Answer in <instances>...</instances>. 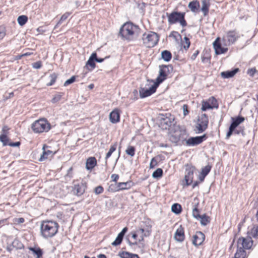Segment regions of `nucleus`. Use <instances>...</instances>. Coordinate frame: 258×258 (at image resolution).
<instances>
[{"label": "nucleus", "mask_w": 258, "mask_h": 258, "mask_svg": "<svg viewBox=\"0 0 258 258\" xmlns=\"http://www.w3.org/2000/svg\"><path fill=\"white\" fill-rule=\"evenodd\" d=\"M127 230L128 228L127 227L123 228L121 231L118 234L115 240L112 242L111 244L113 246H117L120 245L122 242L123 237L125 233L127 232Z\"/></svg>", "instance_id": "nucleus-16"}, {"label": "nucleus", "mask_w": 258, "mask_h": 258, "mask_svg": "<svg viewBox=\"0 0 258 258\" xmlns=\"http://www.w3.org/2000/svg\"><path fill=\"white\" fill-rule=\"evenodd\" d=\"M49 78L50 79V81L49 83L46 84L47 86H51L55 83L57 78V75L56 73H53V74L50 75Z\"/></svg>", "instance_id": "nucleus-37"}, {"label": "nucleus", "mask_w": 258, "mask_h": 258, "mask_svg": "<svg viewBox=\"0 0 258 258\" xmlns=\"http://www.w3.org/2000/svg\"><path fill=\"white\" fill-rule=\"evenodd\" d=\"M211 168L212 166L211 165H207V166H206L205 167L202 169V171L201 173L204 175L205 176H207L211 171Z\"/></svg>", "instance_id": "nucleus-43"}, {"label": "nucleus", "mask_w": 258, "mask_h": 258, "mask_svg": "<svg viewBox=\"0 0 258 258\" xmlns=\"http://www.w3.org/2000/svg\"><path fill=\"white\" fill-rule=\"evenodd\" d=\"M142 40L144 45L148 48L155 46L159 40V36L155 32L150 31L148 33H145L142 36Z\"/></svg>", "instance_id": "nucleus-6"}, {"label": "nucleus", "mask_w": 258, "mask_h": 258, "mask_svg": "<svg viewBox=\"0 0 258 258\" xmlns=\"http://www.w3.org/2000/svg\"><path fill=\"white\" fill-rule=\"evenodd\" d=\"M42 67V63L40 61H36L33 63V67L35 69H38Z\"/></svg>", "instance_id": "nucleus-60"}, {"label": "nucleus", "mask_w": 258, "mask_h": 258, "mask_svg": "<svg viewBox=\"0 0 258 258\" xmlns=\"http://www.w3.org/2000/svg\"><path fill=\"white\" fill-rule=\"evenodd\" d=\"M246 253L244 248L237 244V249L235 254V258H245Z\"/></svg>", "instance_id": "nucleus-26"}, {"label": "nucleus", "mask_w": 258, "mask_h": 258, "mask_svg": "<svg viewBox=\"0 0 258 258\" xmlns=\"http://www.w3.org/2000/svg\"><path fill=\"white\" fill-rule=\"evenodd\" d=\"M213 45L215 51L216 50V49L219 48V47L221 46V44L220 42V38H217L216 40L214 42Z\"/></svg>", "instance_id": "nucleus-49"}, {"label": "nucleus", "mask_w": 258, "mask_h": 258, "mask_svg": "<svg viewBox=\"0 0 258 258\" xmlns=\"http://www.w3.org/2000/svg\"><path fill=\"white\" fill-rule=\"evenodd\" d=\"M135 148L134 146H129L125 150V153L127 155L133 157L135 154Z\"/></svg>", "instance_id": "nucleus-38"}, {"label": "nucleus", "mask_w": 258, "mask_h": 258, "mask_svg": "<svg viewBox=\"0 0 258 258\" xmlns=\"http://www.w3.org/2000/svg\"><path fill=\"white\" fill-rule=\"evenodd\" d=\"M31 128L35 133L47 132L51 128V125L45 118H40L31 124Z\"/></svg>", "instance_id": "nucleus-5"}, {"label": "nucleus", "mask_w": 258, "mask_h": 258, "mask_svg": "<svg viewBox=\"0 0 258 258\" xmlns=\"http://www.w3.org/2000/svg\"><path fill=\"white\" fill-rule=\"evenodd\" d=\"M184 39L185 40V43L186 45L183 46V48L185 49H187L189 48L190 44L189 39L187 37H184Z\"/></svg>", "instance_id": "nucleus-58"}, {"label": "nucleus", "mask_w": 258, "mask_h": 258, "mask_svg": "<svg viewBox=\"0 0 258 258\" xmlns=\"http://www.w3.org/2000/svg\"><path fill=\"white\" fill-rule=\"evenodd\" d=\"M18 24L22 26L24 25L28 21V17L25 15H21L18 17L17 19Z\"/></svg>", "instance_id": "nucleus-35"}, {"label": "nucleus", "mask_w": 258, "mask_h": 258, "mask_svg": "<svg viewBox=\"0 0 258 258\" xmlns=\"http://www.w3.org/2000/svg\"><path fill=\"white\" fill-rule=\"evenodd\" d=\"M213 106L207 101H203L202 103V111H206L207 109H213Z\"/></svg>", "instance_id": "nucleus-40"}, {"label": "nucleus", "mask_w": 258, "mask_h": 258, "mask_svg": "<svg viewBox=\"0 0 258 258\" xmlns=\"http://www.w3.org/2000/svg\"><path fill=\"white\" fill-rule=\"evenodd\" d=\"M28 249L32 251L34 255H36V258H42L43 254V250L38 246L29 247Z\"/></svg>", "instance_id": "nucleus-19"}, {"label": "nucleus", "mask_w": 258, "mask_h": 258, "mask_svg": "<svg viewBox=\"0 0 258 258\" xmlns=\"http://www.w3.org/2000/svg\"><path fill=\"white\" fill-rule=\"evenodd\" d=\"M210 6V0H203L202 1L201 11L204 16H206L208 14Z\"/></svg>", "instance_id": "nucleus-24"}, {"label": "nucleus", "mask_w": 258, "mask_h": 258, "mask_svg": "<svg viewBox=\"0 0 258 258\" xmlns=\"http://www.w3.org/2000/svg\"><path fill=\"white\" fill-rule=\"evenodd\" d=\"M76 80V76H73L69 79L67 80L63 84L64 86H67L74 83Z\"/></svg>", "instance_id": "nucleus-50"}, {"label": "nucleus", "mask_w": 258, "mask_h": 258, "mask_svg": "<svg viewBox=\"0 0 258 258\" xmlns=\"http://www.w3.org/2000/svg\"><path fill=\"white\" fill-rule=\"evenodd\" d=\"M103 188L102 186H98L96 187L94 189V192L96 195H99L103 192Z\"/></svg>", "instance_id": "nucleus-54"}, {"label": "nucleus", "mask_w": 258, "mask_h": 258, "mask_svg": "<svg viewBox=\"0 0 258 258\" xmlns=\"http://www.w3.org/2000/svg\"><path fill=\"white\" fill-rule=\"evenodd\" d=\"M9 130V128L7 126L5 125L3 126L2 128V132L3 134H7V132Z\"/></svg>", "instance_id": "nucleus-64"}, {"label": "nucleus", "mask_w": 258, "mask_h": 258, "mask_svg": "<svg viewBox=\"0 0 258 258\" xmlns=\"http://www.w3.org/2000/svg\"><path fill=\"white\" fill-rule=\"evenodd\" d=\"M239 37L240 35L236 30H230L226 33V38L229 44H233Z\"/></svg>", "instance_id": "nucleus-14"}, {"label": "nucleus", "mask_w": 258, "mask_h": 258, "mask_svg": "<svg viewBox=\"0 0 258 258\" xmlns=\"http://www.w3.org/2000/svg\"><path fill=\"white\" fill-rule=\"evenodd\" d=\"M71 15V13L70 12H66L64 14H63L61 17H60V20H59V21L57 22V24L56 25V27L57 26L61 24L62 23V22L64 21L69 16Z\"/></svg>", "instance_id": "nucleus-41"}, {"label": "nucleus", "mask_w": 258, "mask_h": 258, "mask_svg": "<svg viewBox=\"0 0 258 258\" xmlns=\"http://www.w3.org/2000/svg\"><path fill=\"white\" fill-rule=\"evenodd\" d=\"M207 139L206 134H204L201 136H197L195 137H190L188 139H186L185 144L187 146H195L201 144L203 141Z\"/></svg>", "instance_id": "nucleus-10"}, {"label": "nucleus", "mask_w": 258, "mask_h": 258, "mask_svg": "<svg viewBox=\"0 0 258 258\" xmlns=\"http://www.w3.org/2000/svg\"><path fill=\"white\" fill-rule=\"evenodd\" d=\"M157 165V162L156 160L155 159V158H153L150 162V168H153Z\"/></svg>", "instance_id": "nucleus-59"}, {"label": "nucleus", "mask_w": 258, "mask_h": 258, "mask_svg": "<svg viewBox=\"0 0 258 258\" xmlns=\"http://www.w3.org/2000/svg\"><path fill=\"white\" fill-rule=\"evenodd\" d=\"M235 128H234L233 127L230 125L229 127V130L227 132L226 136V139H228L230 136L232 135V134L234 133Z\"/></svg>", "instance_id": "nucleus-52"}, {"label": "nucleus", "mask_w": 258, "mask_h": 258, "mask_svg": "<svg viewBox=\"0 0 258 258\" xmlns=\"http://www.w3.org/2000/svg\"><path fill=\"white\" fill-rule=\"evenodd\" d=\"M228 51L227 48H225L221 46L219 48L216 49L215 53L216 54L219 55L226 53Z\"/></svg>", "instance_id": "nucleus-47"}, {"label": "nucleus", "mask_w": 258, "mask_h": 258, "mask_svg": "<svg viewBox=\"0 0 258 258\" xmlns=\"http://www.w3.org/2000/svg\"><path fill=\"white\" fill-rule=\"evenodd\" d=\"M163 175V170L161 168H157L152 173V177L154 178H159Z\"/></svg>", "instance_id": "nucleus-36"}, {"label": "nucleus", "mask_w": 258, "mask_h": 258, "mask_svg": "<svg viewBox=\"0 0 258 258\" xmlns=\"http://www.w3.org/2000/svg\"><path fill=\"white\" fill-rule=\"evenodd\" d=\"M112 181L116 182L117 180L119 179V175L116 174H113L111 176Z\"/></svg>", "instance_id": "nucleus-61"}, {"label": "nucleus", "mask_w": 258, "mask_h": 258, "mask_svg": "<svg viewBox=\"0 0 258 258\" xmlns=\"http://www.w3.org/2000/svg\"><path fill=\"white\" fill-rule=\"evenodd\" d=\"M9 139L6 134H2L0 135V141L3 143L4 146L8 145Z\"/></svg>", "instance_id": "nucleus-39"}, {"label": "nucleus", "mask_w": 258, "mask_h": 258, "mask_svg": "<svg viewBox=\"0 0 258 258\" xmlns=\"http://www.w3.org/2000/svg\"><path fill=\"white\" fill-rule=\"evenodd\" d=\"M199 53V51L198 50H197L191 56L190 59L192 60H195L196 58L197 57V55Z\"/></svg>", "instance_id": "nucleus-63"}, {"label": "nucleus", "mask_w": 258, "mask_h": 258, "mask_svg": "<svg viewBox=\"0 0 258 258\" xmlns=\"http://www.w3.org/2000/svg\"><path fill=\"white\" fill-rule=\"evenodd\" d=\"M209 101L211 102V105L212 106H213V108H217L218 107V105L217 104V100L214 98V97H212L210 99Z\"/></svg>", "instance_id": "nucleus-53"}, {"label": "nucleus", "mask_w": 258, "mask_h": 258, "mask_svg": "<svg viewBox=\"0 0 258 258\" xmlns=\"http://www.w3.org/2000/svg\"><path fill=\"white\" fill-rule=\"evenodd\" d=\"M237 244L244 249H249L253 244V241L251 237H240L237 240Z\"/></svg>", "instance_id": "nucleus-13"}, {"label": "nucleus", "mask_w": 258, "mask_h": 258, "mask_svg": "<svg viewBox=\"0 0 258 258\" xmlns=\"http://www.w3.org/2000/svg\"><path fill=\"white\" fill-rule=\"evenodd\" d=\"M175 239L179 242H182L184 239V232L183 228L180 225L176 230L174 234Z\"/></svg>", "instance_id": "nucleus-18"}, {"label": "nucleus", "mask_w": 258, "mask_h": 258, "mask_svg": "<svg viewBox=\"0 0 258 258\" xmlns=\"http://www.w3.org/2000/svg\"><path fill=\"white\" fill-rule=\"evenodd\" d=\"M116 146H117L116 143L111 146V147L109 150V151L107 153V154L106 155V157L105 158V160H106V161H105L106 164H107V159L109 158L111 156L112 153L116 150Z\"/></svg>", "instance_id": "nucleus-33"}, {"label": "nucleus", "mask_w": 258, "mask_h": 258, "mask_svg": "<svg viewBox=\"0 0 258 258\" xmlns=\"http://www.w3.org/2000/svg\"><path fill=\"white\" fill-rule=\"evenodd\" d=\"M158 86L155 83L149 88H144L141 87L139 89L140 97L142 98L150 96L156 91Z\"/></svg>", "instance_id": "nucleus-11"}, {"label": "nucleus", "mask_w": 258, "mask_h": 258, "mask_svg": "<svg viewBox=\"0 0 258 258\" xmlns=\"http://www.w3.org/2000/svg\"><path fill=\"white\" fill-rule=\"evenodd\" d=\"M195 171L196 168L194 166L188 165L186 166L184 176L186 185H189L192 182Z\"/></svg>", "instance_id": "nucleus-12"}, {"label": "nucleus", "mask_w": 258, "mask_h": 258, "mask_svg": "<svg viewBox=\"0 0 258 258\" xmlns=\"http://www.w3.org/2000/svg\"><path fill=\"white\" fill-rule=\"evenodd\" d=\"M12 246L17 249H22L24 247L23 243L17 239H14L12 242Z\"/></svg>", "instance_id": "nucleus-34"}, {"label": "nucleus", "mask_w": 258, "mask_h": 258, "mask_svg": "<svg viewBox=\"0 0 258 258\" xmlns=\"http://www.w3.org/2000/svg\"><path fill=\"white\" fill-rule=\"evenodd\" d=\"M205 239L204 234L201 231H197L193 236L192 244L195 246L201 245Z\"/></svg>", "instance_id": "nucleus-15"}, {"label": "nucleus", "mask_w": 258, "mask_h": 258, "mask_svg": "<svg viewBox=\"0 0 258 258\" xmlns=\"http://www.w3.org/2000/svg\"><path fill=\"white\" fill-rule=\"evenodd\" d=\"M168 18V22L169 25H173L179 23L180 25L184 27L187 26V22L185 19V13L174 11L171 13H166Z\"/></svg>", "instance_id": "nucleus-4"}, {"label": "nucleus", "mask_w": 258, "mask_h": 258, "mask_svg": "<svg viewBox=\"0 0 258 258\" xmlns=\"http://www.w3.org/2000/svg\"><path fill=\"white\" fill-rule=\"evenodd\" d=\"M239 71L238 68H235L231 71L221 72V76L223 78H230L233 77Z\"/></svg>", "instance_id": "nucleus-20"}, {"label": "nucleus", "mask_w": 258, "mask_h": 258, "mask_svg": "<svg viewBox=\"0 0 258 258\" xmlns=\"http://www.w3.org/2000/svg\"><path fill=\"white\" fill-rule=\"evenodd\" d=\"M58 227V223L55 221H43L40 226L41 234L44 238L52 237L57 232Z\"/></svg>", "instance_id": "nucleus-3"}, {"label": "nucleus", "mask_w": 258, "mask_h": 258, "mask_svg": "<svg viewBox=\"0 0 258 258\" xmlns=\"http://www.w3.org/2000/svg\"><path fill=\"white\" fill-rule=\"evenodd\" d=\"M173 70L172 65H161L159 66V75L154 82L158 86L162 83L167 78V75L170 71Z\"/></svg>", "instance_id": "nucleus-8"}, {"label": "nucleus", "mask_w": 258, "mask_h": 258, "mask_svg": "<svg viewBox=\"0 0 258 258\" xmlns=\"http://www.w3.org/2000/svg\"><path fill=\"white\" fill-rule=\"evenodd\" d=\"M232 122L230 126L233 127L234 128H236L240 123L243 122L245 118L244 117L241 116H238L236 117H232Z\"/></svg>", "instance_id": "nucleus-22"}, {"label": "nucleus", "mask_w": 258, "mask_h": 258, "mask_svg": "<svg viewBox=\"0 0 258 258\" xmlns=\"http://www.w3.org/2000/svg\"><path fill=\"white\" fill-rule=\"evenodd\" d=\"M200 4L198 1H192L189 3L188 8L193 13H197L199 11Z\"/></svg>", "instance_id": "nucleus-21"}, {"label": "nucleus", "mask_w": 258, "mask_h": 258, "mask_svg": "<svg viewBox=\"0 0 258 258\" xmlns=\"http://www.w3.org/2000/svg\"><path fill=\"white\" fill-rule=\"evenodd\" d=\"M66 178L71 179L73 177V167H70L67 171V173L65 176Z\"/></svg>", "instance_id": "nucleus-55"}, {"label": "nucleus", "mask_w": 258, "mask_h": 258, "mask_svg": "<svg viewBox=\"0 0 258 258\" xmlns=\"http://www.w3.org/2000/svg\"><path fill=\"white\" fill-rule=\"evenodd\" d=\"M96 164L97 161L95 157H89L86 161V168L88 170H91L96 166Z\"/></svg>", "instance_id": "nucleus-23"}, {"label": "nucleus", "mask_w": 258, "mask_h": 258, "mask_svg": "<svg viewBox=\"0 0 258 258\" xmlns=\"http://www.w3.org/2000/svg\"><path fill=\"white\" fill-rule=\"evenodd\" d=\"M163 117H161L160 121V126L163 130H169V131L175 124V117L174 115L170 113H166L165 115H162Z\"/></svg>", "instance_id": "nucleus-7"}, {"label": "nucleus", "mask_w": 258, "mask_h": 258, "mask_svg": "<svg viewBox=\"0 0 258 258\" xmlns=\"http://www.w3.org/2000/svg\"><path fill=\"white\" fill-rule=\"evenodd\" d=\"M192 215L197 219H199L201 216L199 213V210L197 207H195L192 210Z\"/></svg>", "instance_id": "nucleus-51"}, {"label": "nucleus", "mask_w": 258, "mask_h": 258, "mask_svg": "<svg viewBox=\"0 0 258 258\" xmlns=\"http://www.w3.org/2000/svg\"><path fill=\"white\" fill-rule=\"evenodd\" d=\"M202 225L206 226L210 222V218L204 214L199 218Z\"/></svg>", "instance_id": "nucleus-31"}, {"label": "nucleus", "mask_w": 258, "mask_h": 258, "mask_svg": "<svg viewBox=\"0 0 258 258\" xmlns=\"http://www.w3.org/2000/svg\"><path fill=\"white\" fill-rule=\"evenodd\" d=\"M251 234L253 238L258 239V226L251 229Z\"/></svg>", "instance_id": "nucleus-48"}, {"label": "nucleus", "mask_w": 258, "mask_h": 258, "mask_svg": "<svg viewBox=\"0 0 258 258\" xmlns=\"http://www.w3.org/2000/svg\"><path fill=\"white\" fill-rule=\"evenodd\" d=\"M109 119L111 122L116 123L119 121L120 113L118 109H115L109 114Z\"/></svg>", "instance_id": "nucleus-17"}, {"label": "nucleus", "mask_w": 258, "mask_h": 258, "mask_svg": "<svg viewBox=\"0 0 258 258\" xmlns=\"http://www.w3.org/2000/svg\"><path fill=\"white\" fill-rule=\"evenodd\" d=\"M196 128L197 130V133L200 134L204 132L207 128L197 122L196 125Z\"/></svg>", "instance_id": "nucleus-42"}, {"label": "nucleus", "mask_w": 258, "mask_h": 258, "mask_svg": "<svg viewBox=\"0 0 258 258\" xmlns=\"http://www.w3.org/2000/svg\"><path fill=\"white\" fill-rule=\"evenodd\" d=\"M118 183L115 182L114 184H111L108 188V190L111 192H115L119 191L118 187Z\"/></svg>", "instance_id": "nucleus-45"}, {"label": "nucleus", "mask_w": 258, "mask_h": 258, "mask_svg": "<svg viewBox=\"0 0 258 258\" xmlns=\"http://www.w3.org/2000/svg\"><path fill=\"white\" fill-rule=\"evenodd\" d=\"M172 57L171 53L167 50H163L161 52V58L165 61H169Z\"/></svg>", "instance_id": "nucleus-30"}, {"label": "nucleus", "mask_w": 258, "mask_h": 258, "mask_svg": "<svg viewBox=\"0 0 258 258\" xmlns=\"http://www.w3.org/2000/svg\"><path fill=\"white\" fill-rule=\"evenodd\" d=\"M132 253L127 251H120L118 253V255L120 258H130Z\"/></svg>", "instance_id": "nucleus-46"}, {"label": "nucleus", "mask_w": 258, "mask_h": 258, "mask_svg": "<svg viewBox=\"0 0 258 258\" xmlns=\"http://www.w3.org/2000/svg\"><path fill=\"white\" fill-rule=\"evenodd\" d=\"M182 208L180 204L175 203L171 207V211L175 214H179L181 212Z\"/></svg>", "instance_id": "nucleus-32"}, {"label": "nucleus", "mask_w": 258, "mask_h": 258, "mask_svg": "<svg viewBox=\"0 0 258 258\" xmlns=\"http://www.w3.org/2000/svg\"><path fill=\"white\" fill-rule=\"evenodd\" d=\"M21 144L20 142H16L15 143H10L8 145L11 147H19Z\"/></svg>", "instance_id": "nucleus-62"}, {"label": "nucleus", "mask_w": 258, "mask_h": 258, "mask_svg": "<svg viewBox=\"0 0 258 258\" xmlns=\"http://www.w3.org/2000/svg\"><path fill=\"white\" fill-rule=\"evenodd\" d=\"M182 109L183 115L184 116L187 115L189 113L188 106L187 104H184L182 106Z\"/></svg>", "instance_id": "nucleus-56"}, {"label": "nucleus", "mask_w": 258, "mask_h": 258, "mask_svg": "<svg viewBox=\"0 0 258 258\" xmlns=\"http://www.w3.org/2000/svg\"><path fill=\"white\" fill-rule=\"evenodd\" d=\"M234 134H235L236 135H239L240 134H241L242 135V136H244L245 135V132H244V127L241 128V127L240 126L239 130V129L236 130L235 128V131H234Z\"/></svg>", "instance_id": "nucleus-57"}, {"label": "nucleus", "mask_w": 258, "mask_h": 258, "mask_svg": "<svg viewBox=\"0 0 258 258\" xmlns=\"http://www.w3.org/2000/svg\"><path fill=\"white\" fill-rule=\"evenodd\" d=\"M87 188V183L85 182H78L74 181L72 187V192L74 195L79 197L84 194Z\"/></svg>", "instance_id": "nucleus-9"}, {"label": "nucleus", "mask_w": 258, "mask_h": 258, "mask_svg": "<svg viewBox=\"0 0 258 258\" xmlns=\"http://www.w3.org/2000/svg\"><path fill=\"white\" fill-rule=\"evenodd\" d=\"M48 148V147L47 146H46L44 145L42 148V149L43 150L42 154L41 155L39 161H42L45 160V159L48 158V156L51 154L52 153V152L50 150H47L46 151L45 150V148Z\"/></svg>", "instance_id": "nucleus-28"}, {"label": "nucleus", "mask_w": 258, "mask_h": 258, "mask_svg": "<svg viewBox=\"0 0 258 258\" xmlns=\"http://www.w3.org/2000/svg\"><path fill=\"white\" fill-rule=\"evenodd\" d=\"M118 187L119 190L130 189L132 187V182H118Z\"/></svg>", "instance_id": "nucleus-29"}, {"label": "nucleus", "mask_w": 258, "mask_h": 258, "mask_svg": "<svg viewBox=\"0 0 258 258\" xmlns=\"http://www.w3.org/2000/svg\"><path fill=\"white\" fill-rule=\"evenodd\" d=\"M63 94H64L63 93H62V92L58 93L52 99L51 102L53 103H55L59 101L60 100V99L62 97V96L63 95Z\"/></svg>", "instance_id": "nucleus-44"}, {"label": "nucleus", "mask_w": 258, "mask_h": 258, "mask_svg": "<svg viewBox=\"0 0 258 258\" xmlns=\"http://www.w3.org/2000/svg\"><path fill=\"white\" fill-rule=\"evenodd\" d=\"M197 122L208 128L209 123L208 115L206 114H202L201 116L199 117Z\"/></svg>", "instance_id": "nucleus-25"}, {"label": "nucleus", "mask_w": 258, "mask_h": 258, "mask_svg": "<svg viewBox=\"0 0 258 258\" xmlns=\"http://www.w3.org/2000/svg\"><path fill=\"white\" fill-rule=\"evenodd\" d=\"M140 30L138 25L132 22H127L120 28L119 35L122 39L131 41L139 35Z\"/></svg>", "instance_id": "nucleus-1"}, {"label": "nucleus", "mask_w": 258, "mask_h": 258, "mask_svg": "<svg viewBox=\"0 0 258 258\" xmlns=\"http://www.w3.org/2000/svg\"><path fill=\"white\" fill-rule=\"evenodd\" d=\"M188 136L186 130L179 125H174L168 133L169 141L176 145H177L179 142H180L181 144H184Z\"/></svg>", "instance_id": "nucleus-2"}, {"label": "nucleus", "mask_w": 258, "mask_h": 258, "mask_svg": "<svg viewBox=\"0 0 258 258\" xmlns=\"http://www.w3.org/2000/svg\"><path fill=\"white\" fill-rule=\"evenodd\" d=\"M95 57H96V52H93L92 53L91 56H90L89 59L87 60L86 67L87 66H89L91 68V70H93L95 68L96 64L95 63Z\"/></svg>", "instance_id": "nucleus-27"}]
</instances>
